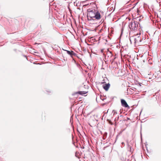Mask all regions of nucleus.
<instances>
[{
	"mask_svg": "<svg viewBox=\"0 0 161 161\" xmlns=\"http://www.w3.org/2000/svg\"><path fill=\"white\" fill-rule=\"evenodd\" d=\"M137 25L135 24L131 23V40L133 39L135 44L139 45L141 41L140 38L139 31L137 30Z\"/></svg>",
	"mask_w": 161,
	"mask_h": 161,
	"instance_id": "nucleus-1",
	"label": "nucleus"
},
{
	"mask_svg": "<svg viewBox=\"0 0 161 161\" xmlns=\"http://www.w3.org/2000/svg\"><path fill=\"white\" fill-rule=\"evenodd\" d=\"M87 17L88 19L91 20L93 18L99 20L101 18V15L100 13L97 10L94 9L92 10H88Z\"/></svg>",
	"mask_w": 161,
	"mask_h": 161,
	"instance_id": "nucleus-2",
	"label": "nucleus"
},
{
	"mask_svg": "<svg viewBox=\"0 0 161 161\" xmlns=\"http://www.w3.org/2000/svg\"><path fill=\"white\" fill-rule=\"evenodd\" d=\"M121 105L123 107H124L125 108H127V107H129V108H130V107H129V106L127 104L126 101L124 99H121Z\"/></svg>",
	"mask_w": 161,
	"mask_h": 161,
	"instance_id": "nucleus-3",
	"label": "nucleus"
},
{
	"mask_svg": "<svg viewBox=\"0 0 161 161\" xmlns=\"http://www.w3.org/2000/svg\"><path fill=\"white\" fill-rule=\"evenodd\" d=\"M131 10H132V12H133V14H138V8L136 7L135 6H134L131 8Z\"/></svg>",
	"mask_w": 161,
	"mask_h": 161,
	"instance_id": "nucleus-4",
	"label": "nucleus"
},
{
	"mask_svg": "<svg viewBox=\"0 0 161 161\" xmlns=\"http://www.w3.org/2000/svg\"><path fill=\"white\" fill-rule=\"evenodd\" d=\"M110 86V84L109 83L103 85V87L105 91H108Z\"/></svg>",
	"mask_w": 161,
	"mask_h": 161,
	"instance_id": "nucleus-5",
	"label": "nucleus"
},
{
	"mask_svg": "<svg viewBox=\"0 0 161 161\" xmlns=\"http://www.w3.org/2000/svg\"><path fill=\"white\" fill-rule=\"evenodd\" d=\"M65 51H66L67 54H68L70 55L71 57H72V56L73 55L75 56V53H74V52L73 51H68V50H65Z\"/></svg>",
	"mask_w": 161,
	"mask_h": 161,
	"instance_id": "nucleus-6",
	"label": "nucleus"
},
{
	"mask_svg": "<svg viewBox=\"0 0 161 161\" xmlns=\"http://www.w3.org/2000/svg\"><path fill=\"white\" fill-rule=\"evenodd\" d=\"M134 83L136 85H139L140 86H141V85L140 84L139 82V81L137 80H134Z\"/></svg>",
	"mask_w": 161,
	"mask_h": 161,
	"instance_id": "nucleus-7",
	"label": "nucleus"
},
{
	"mask_svg": "<svg viewBox=\"0 0 161 161\" xmlns=\"http://www.w3.org/2000/svg\"><path fill=\"white\" fill-rule=\"evenodd\" d=\"M78 93H79L80 94H85L86 93L85 92H78Z\"/></svg>",
	"mask_w": 161,
	"mask_h": 161,
	"instance_id": "nucleus-8",
	"label": "nucleus"
},
{
	"mask_svg": "<svg viewBox=\"0 0 161 161\" xmlns=\"http://www.w3.org/2000/svg\"><path fill=\"white\" fill-rule=\"evenodd\" d=\"M129 149H129L130 151V152L131 151V147H129Z\"/></svg>",
	"mask_w": 161,
	"mask_h": 161,
	"instance_id": "nucleus-9",
	"label": "nucleus"
},
{
	"mask_svg": "<svg viewBox=\"0 0 161 161\" xmlns=\"http://www.w3.org/2000/svg\"><path fill=\"white\" fill-rule=\"evenodd\" d=\"M129 27L130 29H131V27H130V25H129Z\"/></svg>",
	"mask_w": 161,
	"mask_h": 161,
	"instance_id": "nucleus-10",
	"label": "nucleus"
},
{
	"mask_svg": "<svg viewBox=\"0 0 161 161\" xmlns=\"http://www.w3.org/2000/svg\"><path fill=\"white\" fill-rule=\"evenodd\" d=\"M136 77L137 78V79L138 78V77L137 76H136Z\"/></svg>",
	"mask_w": 161,
	"mask_h": 161,
	"instance_id": "nucleus-11",
	"label": "nucleus"
},
{
	"mask_svg": "<svg viewBox=\"0 0 161 161\" xmlns=\"http://www.w3.org/2000/svg\"><path fill=\"white\" fill-rule=\"evenodd\" d=\"M129 40L131 42V39L130 38H129Z\"/></svg>",
	"mask_w": 161,
	"mask_h": 161,
	"instance_id": "nucleus-12",
	"label": "nucleus"
},
{
	"mask_svg": "<svg viewBox=\"0 0 161 161\" xmlns=\"http://www.w3.org/2000/svg\"><path fill=\"white\" fill-rule=\"evenodd\" d=\"M132 158H133V156H131V160L132 159Z\"/></svg>",
	"mask_w": 161,
	"mask_h": 161,
	"instance_id": "nucleus-13",
	"label": "nucleus"
},
{
	"mask_svg": "<svg viewBox=\"0 0 161 161\" xmlns=\"http://www.w3.org/2000/svg\"><path fill=\"white\" fill-rule=\"evenodd\" d=\"M131 83H132L133 84H132V85H133V82H131Z\"/></svg>",
	"mask_w": 161,
	"mask_h": 161,
	"instance_id": "nucleus-14",
	"label": "nucleus"
}]
</instances>
